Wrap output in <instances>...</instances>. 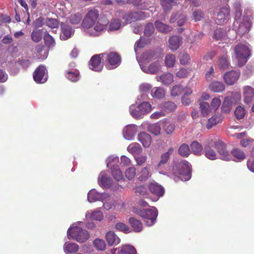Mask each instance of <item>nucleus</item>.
<instances>
[{"label": "nucleus", "mask_w": 254, "mask_h": 254, "mask_svg": "<svg viewBox=\"0 0 254 254\" xmlns=\"http://www.w3.org/2000/svg\"><path fill=\"white\" fill-rule=\"evenodd\" d=\"M103 64H106V66L110 69L111 52L94 55L89 62V66L93 70L100 71L103 69Z\"/></svg>", "instance_id": "obj_1"}, {"label": "nucleus", "mask_w": 254, "mask_h": 254, "mask_svg": "<svg viewBox=\"0 0 254 254\" xmlns=\"http://www.w3.org/2000/svg\"><path fill=\"white\" fill-rule=\"evenodd\" d=\"M135 213L143 219L148 226H151L155 223L158 216V210L155 207L149 209H137Z\"/></svg>", "instance_id": "obj_2"}, {"label": "nucleus", "mask_w": 254, "mask_h": 254, "mask_svg": "<svg viewBox=\"0 0 254 254\" xmlns=\"http://www.w3.org/2000/svg\"><path fill=\"white\" fill-rule=\"evenodd\" d=\"M172 174L178 178L180 176H185L187 179H190L191 173V165L186 160H182L176 164L173 167Z\"/></svg>", "instance_id": "obj_3"}, {"label": "nucleus", "mask_w": 254, "mask_h": 254, "mask_svg": "<svg viewBox=\"0 0 254 254\" xmlns=\"http://www.w3.org/2000/svg\"><path fill=\"white\" fill-rule=\"evenodd\" d=\"M67 234L69 238H71L78 243L86 241L89 237L87 231L77 226L70 227L68 229Z\"/></svg>", "instance_id": "obj_4"}, {"label": "nucleus", "mask_w": 254, "mask_h": 254, "mask_svg": "<svg viewBox=\"0 0 254 254\" xmlns=\"http://www.w3.org/2000/svg\"><path fill=\"white\" fill-rule=\"evenodd\" d=\"M235 53L238 60L239 66H242L250 56V50L247 45L240 44L235 47Z\"/></svg>", "instance_id": "obj_5"}, {"label": "nucleus", "mask_w": 254, "mask_h": 254, "mask_svg": "<svg viewBox=\"0 0 254 254\" xmlns=\"http://www.w3.org/2000/svg\"><path fill=\"white\" fill-rule=\"evenodd\" d=\"M99 13L97 9L93 8L88 11L82 20L83 27L89 28L92 27L99 17Z\"/></svg>", "instance_id": "obj_6"}, {"label": "nucleus", "mask_w": 254, "mask_h": 254, "mask_svg": "<svg viewBox=\"0 0 254 254\" xmlns=\"http://www.w3.org/2000/svg\"><path fill=\"white\" fill-rule=\"evenodd\" d=\"M46 71V67L44 65H40L37 67L33 73L34 81L37 83H45L47 79Z\"/></svg>", "instance_id": "obj_7"}, {"label": "nucleus", "mask_w": 254, "mask_h": 254, "mask_svg": "<svg viewBox=\"0 0 254 254\" xmlns=\"http://www.w3.org/2000/svg\"><path fill=\"white\" fill-rule=\"evenodd\" d=\"M214 145L220 156V158L224 160H229L230 155L227 150L226 145L222 141L218 140L214 142Z\"/></svg>", "instance_id": "obj_8"}, {"label": "nucleus", "mask_w": 254, "mask_h": 254, "mask_svg": "<svg viewBox=\"0 0 254 254\" xmlns=\"http://www.w3.org/2000/svg\"><path fill=\"white\" fill-rule=\"evenodd\" d=\"M112 177L118 183L117 185L112 182V190H118L121 187L122 183L124 181L123 174L119 168H112Z\"/></svg>", "instance_id": "obj_9"}, {"label": "nucleus", "mask_w": 254, "mask_h": 254, "mask_svg": "<svg viewBox=\"0 0 254 254\" xmlns=\"http://www.w3.org/2000/svg\"><path fill=\"white\" fill-rule=\"evenodd\" d=\"M240 72L236 70H231L226 72L223 75V79L225 82L229 85H233L238 80L240 77Z\"/></svg>", "instance_id": "obj_10"}, {"label": "nucleus", "mask_w": 254, "mask_h": 254, "mask_svg": "<svg viewBox=\"0 0 254 254\" xmlns=\"http://www.w3.org/2000/svg\"><path fill=\"white\" fill-rule=\"evenodd\" d=\"M148 187L150 192L158 197L162 196L164 193V188L156 182L150 183Z\"/></svg>", "instance_id": "obj_11"}, {"label": "nucleus", "mask_w": 254, "mask_h": 254, "mask_svg": "<svg viewBox=\"0 0 254 254\" xmlns=\"http://www.w3.org/2000/svg\"><path fill=\"white\" fill-rule=\"evenodd\" d=\"M174 149L173 147H170L168 151L163 153L160 157V160L156 165L158 169L164 167L165 165L168 162L170 155L173 153Z\"/></svg>", "instance_id": "obj_12"}, {"label": "nucleus", "mask_w": 254, "mask_h": 254, "mask_svg": "<svg viewBox=\"0 0 254 254\" xmlns=\"http://www.w3.org/2000/svg\"><path fill=\"white\" fill-rule=\"evenodd\" d=\"M170 48L173 51H176L182 44V38L179 36H172L169 39Z\"/></svg>", "instance_id": "obj_13"}, {"label": "nucleus", "mask_w": 254, "mask_h": 254, "mask_svg": "<svg viewBox=\"0 0 254 254\" xmlns=\"http://www.w3.org/2000/svg\"><path fill=\"white\" fill-rule=\"evenodd\" d=\"M100 185L105 188H110L111 186V180L107 172H102L99 176Z\"/></svg>", "instance_id": "obj_14"}, {"label": "nucleus", "mask_w": 254, "mask_h": 254, "mask_svg": "<svg viewBox=\"0 0 254 254\" xmlns=\"http://www.w3.org/2000/svg\"><path fill=\"white\" fill-rule=\"evenodd\" d=\"M244 100L245 103H250L254 96V89L250 86H246L243 88Z\"/></svg>", "instance_id": "obj_15"}, {"label": "nucleus", "mask_w": 254, "mask_h": 254, "mask_svg": "<svg viewBox=\"0 0 254 254\" xmlns=\"http://www.w3.org/2000/svg\"><path fill=\"white\" fill-rule=\"evenodd\" d=\"M229 15L230 11L229 8L226 7L221 8L217 14V23L219 24H223Z\"/></svg>", "instance_id": "obj_16"}, {"label": "nucleus", "mask_w": 254, "mask_h": 254, "mask_svg": "<svg viewBox=\"0 0 254 254\" xmlns=\"http://www.w3.org/2000/svg\"><path fill=\"white\" fill-rule=\"evenodd\" d=\"M138 140L144 147H148L151 144L152 139L150 134L145 132H141L138 135Z\"/></svg>", "instance_id": "obj_17"}, {"label": "nucleus", "mask_w": 254, "mask_h": 254, "mask_svg": "<svg viewBox=\"0 0 254 254\" xmlns=\"http://www.w3.org/2000/svg\"><path fill=\"white\" fill-rule=\"evenodd\" d=\"M160 108L165 114L175 111L177 108V105L172 101H166L162 103Z\"/></svg>", "instance_id": "obj_18"}, {"label": "nucleus", "mask_w": 254, "mask_h": 254, "mask_svg": "<svg viewBox=\"0 0 254 254\" xmlns=\"http://www.w3.org/2000/svg\"><path fill=\"white\" fill-rule=\"evenodd\" d=\"M74 30L69 26L64 24L62 25V33L60 35L61 39L66 40L71 37Z\"/></svg>", "instance_id": "obj_19"}, {"label": "nucleus", "mask_w": 254, "mask_h": 254, "mask_svg": "<svg viewBox=\"0 0 254 254\" xmlns=\"http://www.w3.org/2000/svg\"><path fill=\"white\" fill-rule=\"evenodd\" d=\"M209 89L213 92L220 93L225 90L224 84L220 81H213L209 85Z\"/></svg>", "instance_id": "obj_20"}, {"label": "nucleus", "mask_w": 254, "mask_h": 254, "mask_svg": "<svg viewBox=\"0 0 254 254\" xmlns=\"http://www.w3.org/2000/svg\"><path fill=\"white\" fill-rule=\"evenodd\" d=\"M127 150L134 157L141 154L142 151V148L140 145L137 142H134L130 144L127 146Z\"/></svg>", "instance_id": "obj_21"}, {"label": "nucleus", "mask_w": 254, "mask_h": 254, "mask_svg": "<svg viewBox=\"0 0 254 254\" xmlns=\"http://www.w3.org/2000/svg\"><path fill=\"white\" fill-rule=\"evenodd\" d=\"M135 133V127L134 125H128L124 128L123 134L127 140H131Z\"/></svg>", "instance_id": "obj_22"}, {"label": "nucleus", "mask_w": 254, "mask_h": 254, "mask_svg": "<svg viewBox=\"0 0 254 254\" xmlns=\"http://www.w3.org/2000/svg\"><path fill=\"white\" fill-rule=\"evenodd\" d=\"M128 223L135 232H140L142 230L143 225L141 221L134 217H130L128 219Z\"/></svg>", "instance_id": "obj_23"}, {"label": "nucleus", "mask_w": 254, "mask_h": 254, "mask_svg": "<svg viewBox=\"0 0 254 254\" xmlns=\"http://www.w3.org/2000/svg\"><path fill=\"white\" fill-rule=\"evenodd\" d=\"M154 25L157 30L161 33H169L172 30V28L170 26L164 24L159 20H156L155 22Z\"/></svg>", "instance_id": "obj_24"}, {"label": "nucleus", "mask_w": 254, "mask_h": 254, "mask_svg": "<svg viewBox=\"0 0 254 254\" xmlns=\"http://www.w3.org/2000/svg\"><path fill=\"white\" fill-rule=\"evenodd\" d=\"M66 77L72 82H76L79 79V72L76 69L65 71Z\"/></svg>", "instance_id": "obj_25"}, {"label": "nucleus", "mask_w": 254, "mask_h": 254, "mask_svg": "<svg viewBox=\"0 0 254 254\" xmlns=\"http://www.w3.org/2000/svg\"><path fill=\"white\" fill-rule=\"evenodd\" d=\"M130 13L132 22L137 20H144L149 16L148 13L143 11L131 12Z\"/></svg>", "instance_id": "obj_26"}, {"label": "nucleus", "mask_w": 254, "mask_h": 254, "mask_svg": "<svg viewBox=\"0 0 254 254\" xmlns=\"http://www.w3.org/2000/svg\"><path fill=\"white\" fill-rule=\"evenodd\" d=\"M218 65L221 70H225L229 68L230 64L228 60V56L226 54L223 55L219 58Z\"/></svg>", "instance_id": "obj_27"}, {"label": "nucleus", "mask_w": 254, "mask_h": 254, "mask_svg": "<svg viewBox=\"0 0 254 254\" xmlns=\"http://www.w3.org/2000/svg\"><path fill=\"white\" fill-rule=\"evenodd\" d=\"M223 117L221 116L215 115L208 120L206 127L208 129L211 128L213 126L216 125L221 122Z\"/></svg>", "instance_id": "obj_28"}, {"label": "nucleus", "mask_w": 254, "mask_h": 254, "mask_svg": "<svg viewBox=\"0 0 254 254\" xmlns=\"http://www.w3.org/2000/svg\"><path fill=\"white\" fill-rule=\"evenodd\" d=\"M190 146L193 154L197 156L201 155L203 147L200 143L196 141H194L191 142Z\"/></svg>", "instance_id": "obj_29"}, {"label": "nucleus", "mask_w": 254, "mask_h": 254, "mask_svg": "<svg viewBox=\"0 0 254 254\" xmlns=\"http://www.w3.org/2000/svg\"><path fill=\"white\" fill-rule=\"evenodd\" d=\"M117 254H136V251L131 246L125 245L118 250Z\"/></svg>", "instance_id": "obj_30"}, {"label": "nucleus", "mask_w": 254, "mask_h": 254, "mask_svg": "<svg viewBox=\"0 0 254 254\" xmlns=\"http://www.w3.org/2000/svg\"><path fill=\"white\" fill-rule=\"evenodd\" d=\"M199 109L203 117L208 116L211 111L209 104L205 102L201 101L199 103Z\"/></svg>", "instance_id": "obj_31"}, {"label": "nucleus", "mask_w": 254, "mask_h": 254, "mask_svg": "<svg viewBox=\"0 0 254 254\" xmlns=\"http://www.w3.org/2000/svg\"><path fill=\"white\" fill-rule=\"evenodd\" d=\"M160 81L165 85H169L174 81V77L172 74L166 73L159 76Z\"/></svg>", "instance_id": "obj_32"}, {"label": "nucleus", "mask_w": 254, "mask_h": 254, "mask_svg": "<svg viewBox=\"0 0 254 254\" xmlns=\"http://www.w3.org/2000/svg\"><path fill=\"white\" fill-rule=\"evenodd\" d=\"M231 152L233 156L240 161L243 160L246 158L244 151L239 148H234Z\"/></svg>", "instance_id": "obj_33"}, {"label": "nucleus", "mask_w": 254, "mask_h": 254, "mask_svg": "<svg viewBox=\"0 0 254 254\" xmlns=\"http://www.w3.org/2000/svg\"><path fill=\"white\" fill-rule=\"evenodd\" d=\"M64 250L68 253H74L79 249L78 245L75 243L66 242L64 245Z\"/></svg>", "instance_id": "obj_34"}, {"label": "nucleus", "mask_w": 254, "mask_h": 254, "mask_svg": "<svg viewBox=\"0 0 254 254\" xmlns=\"http://www.w3.org/2000/svg\"><path fill=\"white\" fill-rule=\"evenodd\" d=\"M137 106L143 115L150 112L152 109L151 104L148 102H143Z\"/></svg>", "instance_id": "obj_35"}, {"label": "nucleus", "mask_w": 254, "mask_h": 254, "mask_svg": "<svg viewBox=\"0 0 254 254\" xmlns=\"http://www.w3.org/2000/svg\"><path fill=\"white\" fill-rule=\"evenodd\" d=\"M178 153L183 157H188L190 154L189 146L186 143H183L179 148Z\"/></svg>", "instance_id": "obj_36"}, {"label": "nucleus", "mask_w": 254, "mask_h": 254, "mask_svg": "<svg viewBox=\"0 0 254 254\" xmlns=\"http://www.w3.org/2000/svg\"><path fill=\"white\" fill-rule=\"evenodd\" d=\"M82 15L81 13L77 12L71 14L68 19L69 22L73 25L79 24L82 20Z\"/></svg>", "instance_id": "obj_37"}, {"label": "nucleus", "mask_w": 254, "mask_h": 254, "mask_svg": "<svg viewBox=\"0 0 254 254\" xmlns=\"http://www.w3.org/2000/svg\"><path fill=\"white\" fill-rule=\"evenodd\" d=\"M151 176V173L149 172V168L148 167H145L141 170L138 179L141 181H145Z\"/></svg>", "instance_id": "obj_38"}, {"label": "nucleus", "mask_w": 254, "mask_h": 254, "mask_svg": "<svg viewBox=\"0 0 254 254\" xmlns=\"http://www.w3.org/2000/svg\"><path fill=\"white\" fill-rule=\"evenodd\" d=\"M152 95L158 99L163 98L165 96V91L162 87H155L152 91Z\"/></svg>", "instance_id": "obj_39"}, {"label": "nucleus", "mask_w": 254, "mask_h": 254, "mask_svg": "<svg viewBox=\"0 0 254 254\" xmlns=\"http://www.w3.org/2000/svg\"><path fill=\"white\" fill-rule=\"evenodd\" d=\"M176 62V57L172 54H168L165 59V65L168 67H172L174 66Z\"/></svg>", "instance_id": "obj_40"}, {"label": "nucleus", "mask_w": 254, "mask_h": 254, "mask_svg": "<svg viewBox=\"0 0 254 254\" xmlns=\"http://www.w3.org/2000/svg\"><path fill=\"white\" fill-rule=\"evenodd\" d=\"M204 154L210 160H215L217 158L215 151L209 146L205 147Z\"/></svg>", "instance_id": "obj_41"}, {"label": "nucleus", "mask_w": 254, "mask_h": 254, "mask_svg": "<svg viewBox=\"0 0 254 254\" xmlns=\"http://www.w3.org/2000/svg\"><path fill=\"white\" fill-rule=\"evenodd\" d=\"M122 58L121 56L116 52H112V68H115L119 66L121 63Z\"/></svg>", "instance_id": "obj_42"}, {"label": "nucleus", "mask_w": 254, "mask_h": 254, "mask_svg": "<svg viewBox=\"0 0 254 254\" xmlns=\"http://www.w3.org/2000/svg\"><path fill=\"white\" fill-rule=\"evenodd\" d=\"M42 29L33 30L31 34L32 40L34 42H39L42 39Z\"/></svg>", "instance_id": "obj_43"}, {"label": "nucleus", "mask_w": 254, "mask_h": 254, "mask_svg": "<svg viewBox=\"0 0 254 254\" xmlns=\"http://www.w3.org/2000/svg\"><path fill=\"white\" fill-rule=\"evenodd\" d=\"M129 112L132 116L135 119H140L144 116L142 113L140 112V110L138 108V106L136 108L135 106L132 105L130 107Z\"/></svg>", "instance_id": "obj_44"}, {"label": "nucleus", "mask_w": 254, "mask_h": 254, "mask_svg": "<svg viewBox=\"0 0 254 254\" xmlns=\"http://www.w3.org/2000/svg\"><path fill=\"white\" fill-rule=\"evenodd\" d=\"M44 40L45 45L49 48L54 47L55 44V41L53 37L47 32H45L44 34Z\"/></svg>", "instance_id": "obj_45"}, {"label": "nucleus", "mask_w": 254, "mask_h": 254, "mask_svg": "<svg viewBox=\"0 0 254 254\" xmlns=\"http://www.w3.org/2000/svg\"><path fill=\"white\" fill-rule=\"evenodd\" d=\"M175 3L174 0H161V4L165 12L170 10Z\"/></svg>", "instance_id": "obj_46"}, {"label": "nucleus", "mask_w": 254, "mask_h": 254, "mask_svg": "<svg viewBox=\"0 0 254 254\" xmlns=\"http://www.w3.org/2000/svg\"><path fill=\"white\" fill-rule=\"evenodd\" d=\"M100 197V194L95 190H91L88 193L87 198L90 202L97 200Z\"/></svg>", "instance_id": "obj_47"}, {"label": "nucleus", "mask_w": 254, "mask_h": 254, "mask_svg": "<svg viewBox=\"0 0 254 254\" xmlns=\"http://www.w3.org/2000/svg\"><path fill=\"white\" fill-rule=\"evenodd\" d=\"M183 87L181 84L176 85L172 88L171 94L174 97L178 96L183 93Z\"/></svg>", "instance_id": "obj_48"}, {"label": "nucleus", "mask_w": 254, "mask_h": 254, "mask_svg": "<svg viewBox=\"0 0 254 254\" xmlns=\"http://www.w3.org/2000/svg\"><path fill=\"white\" fill-rule=\"evenodd\" d=\"M148 130L155 135H158L160 133L161 127L158 124H154L149 126Z\"/></svg>", "instance_id": "obj_49"}, {"label": "nucleus", "mask_w": 254, "mask_h": 254, "mask_svg": "<svg viewBox=\"0 0 254 254\" xmlns=\"http://www.w3.org/2000/svg\"><path fill=\"white\" fill-rule=\"evenodd\" d=\"M134 190L136 194H139L142 196H147L148 194L147 190L144 186L139 185L136 187Z\"/></svg>", "instance_id": "obj_50"}, {"label": "nucleus", "mask_w": 254, "mask_h": 254, "mask_svg": "<svg viewBox=\"0 0 254 254\" xmlns=\"http://www.w3.org/2000/svg\"><path fill=\"white\" fill-rule=\"evenodd\" d=\"M161 68V65L158 62H156L151 64L148 68V72L151 74H155L157 73Z\"/></svg>", "instance_id": "obj_51"}, {"label": "nucleus", "mask_w": 254, "mask_h": 254, "mask_svg": "<svg viewBox=\"0 0 254 254\" xmlns=\"http://www.w3.org/2000/svg\"><path fill=\"white\" fill-rule=\"evenodd\" d=\"M93 245L94 247L100 251H103L106 248V244L103 240L100 239H96L93 241Z\"/></svg>", "instance_id": "obj_52"}, {"label": "nucleus", "mask_w": 254, "mask_h": 254, "mask_svg": "<svg viewBox=\"0 0 254 254\" xmlns=\"http://www.w3.org/2000/svg\"><path fill=\"white\" fill-rule=\"evenodd\" d=\"M235 116L237 119L240 120L244 118L246 112L245 109L240 106H238L235 109Z\"/></svg>", "instance_id": "obj_53"}, {"label": "nucleus", "mask_w": 254, "mask_h": 254, "mask_svg": "<svg viewBox=\"0 0 254 254\" xmlns=\"http://www.w3.org/2000/svg\"><path fill=\"white\" fill-rule=\"evenodd\" d=\"M125 175L127 179H133L136 175V169L134 167L128 168L125 172Z\"/></svg>", "instance_id": "obj_54"}, {"label": "nucleus", "mask_w": 254, "mask_h": 254, "mask_svg": "<svg viewBox=\"0 0 254 254\" xmlns=\"http://www.w3.org/2000/svg\"><path fill=\"white\" fill-rule=\"evenodd\" d=\"M154 27L152 23H148L146 24L145 30L144 35L147 37L150 36L154 32Z\"/></svg>", "instance_id": "obj_55"}, {"label": "nucleus", "mask_w": 254, "mask_h": 254, "mask_svg": "<svg viewBox=\"0 0 254 254\" xmlns=\"http://www.w3.org/2000/svg\"><path fill=\"white\" fill-rule=\"evenodd\" d=\"M226 32L221 29H217L214 33L213 38L218 40L223 39L225 36Z\"/></svg>", "instance_id": "obj_56"}, {"label": "nucleus", "mask_w": 254, "mask_h": 254, "mask_svg": "<svg viewBox=\"0 0 254 254\" xmlns=\"http://www.w3.org/2000/svg\"><path fill=\"white\" fill-rule=\"evenodd\" d=\"M179 58L180 63L183 65L188 64L190 60V56L186 53H181L179 55Z\"/></svg>", "instance_id": "obj_57"}, {"label": "nucleus", "mask_w": 254, "mask_h": 254, "mask_svg": "<svg viewBox=\"0 0 254 254\" xmlns=\"http://www.w3.org/2000/svg\"><path fill=\"white\" fill-rule=\"evenodd\" d=\"M164 130L167 134H171L175 130V126L169 122H165L164 124Z\"/></svg>", "instance_id": "obj_58"}, {"label": "nucleus", "mask_w": 254, "mask_h": 254, "mask_svg": "<svg viewBox=\"0 0 254 254\" xmlns=\"http://www.w3.org/2000/svg\"><path fill=\"white\" fill-rule=\"evenodd\" d=\"M45 23L47 26L51 28H57L59 24V22L56 19L48 18L46 19Z\"/></svg>", "instance_id": "obj_59"}, {"label": "nucleus", "mask_w": 254, "mask_h": 254, "mask_svg": "<svg viewBox=\"0 0 254 254\" xmlns=\"http://www.w3.org/2000/svg\"><path fill=\"white\" fill-rule=\"evenodd\" d=\"M115 228L120 231L127 233L129 231V227L123 222H118L115 225Z\"/></svg>", "instance_id": "obj_60"}, {"label": "nucleus", "mask_w": 254, "mask_h": 254, "mask_svg": "<svg viewBox=\"0 0 254 254\" xmlns=\"http://www.w3.org/2000/svg\"><path fill=\"white\" fill-rule=\"evenodd\" d=\"M136 164L139 166L143 165L147 161V157L146 155H140L134 157Z\"/></svg>", "instance_id": "obj_61"}, {"label": "nucleus", "mask_w": 254, "mask_h": 254, "mask_svg": "<svg viewBox=\"0 0 254 254\" xmlns=\"http://www.w3.org/2000/svg\"><path fill=\"white\" fill-rule=\"evenodd\" d=\"M91 218L93 220L100 221L103 218V214L100 211H94L91 213Z\"/></svg>", "instance_id": "obj_62"}, {"label": "nucleus", "mask_w": 254, "mask_h": 254, "mask_svg": "<svg viewBox=\"0 0 254 254\" xmlns=\"http://www.w3.org/2000/svg\"><path fill=\"white\" fill-rule=\"evenodd\" d=\"M221 100L220 99L217 98H214L211 101V105L212 107L216 110L218 109L220 104H221Z\"/></svg>", "instance_id": "obj_63"}, {"label": "nucleus", "mask_w": 254, "mask_h": 254, "mask_svg": "<svg viewBox=\"0 0 254 254\" xmlns=\"http://www.w3.org/2000/svg\"><path fill=\"white\" fill-rule=\"evenodd\" d=\"M250 31V26L246 25L244 22L241 23L239 27L238 31L241 33H247Z\"/></svg>", "instance_id": "obj_64"}]
</instances>
